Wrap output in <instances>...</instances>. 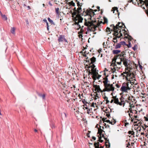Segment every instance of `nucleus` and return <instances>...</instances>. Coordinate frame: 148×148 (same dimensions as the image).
I'll list each match as a JSON object with an SVG mask.
<instances>
[{
  "label": "nucleus",
  "mask_w": 148,
  "mask_h": 148,
  "mask_svg": "<svg viewBox=\"0 0 148 148\" xmlns=\"http://www.w3.org/2000/svg\"><path fill=\"white\" fill-rule=\"evenodd\" d=\"M125 52V51H123L121 54L119 55L115 56L113 59H112L111 63V65L113 66H116V60L117 59H119L121 60V61H122L123 64L124 65L125 67V70H127L128 71L123 72V73L126 74L127 75H128L129 73V72L131 70H132V67L135 66L136 68L137 66L136 64L134 65V62H132L130 60H129L126 58V56Z\"/></svg>",
  "instance_id": "nucleus-1"
},
{
  "label": "nucleus",
  "mask_w": 148,
  "mask_h": 148,
  "mask_svg": "<svg viewBox=\"0 0 148 148\" xmlns=\"http://www.w3.org/2000/svg\"><path fill=\"white\" fill-rule=\"evenodd\" d=\"M83 11L82 13L77 14L76 15H72V20L75 22L74 24L75 25H77L79 26V28H81V26L79 24V23L82 22L83 20V18L81 17V16H86V15H88L90 17L88 19L90 18L91 20V15L92 14H94V13L92 11V9H90L89 8L88 9H87L86 11L85 9H83Z\"/></svg>",
  "instance_id": "nucleus-2"
},
{
  "label": "nucleus",
  "mask_w": 148,
  "mask_h": 148,
  "mask_svg": "<svg viewBox=\"0 0 148 148\" xmlns=\"http://www.w3.org/2000/svg\"><path fill=\"white\" fill-rule=\"evenodd\" d=\"M111 27H112V29L114 30L113 39H116V38H119L122 36V34L126 32V31L122 28L125 27L124 24L120 22H118L116 26L113 24H112L110 25Z\"/></svg>",
  "instance_id": "nucleus-3"
},
{
  "label": "nucleus",
  "mask_w": 148,
  "mask_h": 148,
  "mask_svg": "<svg viewBox=\"0 0 148 148\" xmlns=\"http://www.w3.org/2000/svg\"><path fill=\"white\" fill-rule=\"evenodd\" d=\"M89 19L91 21H87V20L85 19L84 25L88 27L89 30L94 32L97 29V27L98 28L100 26L101 24L99 23H96V21H93L92 19L91 20L90 18H89Z\"/></svg>",
  "instance_id": "nucleus-4"
},
{
  "label": "nucleus",
  "mask_w": 148,
  "mask_h": 148,
  "mask_svg": "<svg viewBox=\"0 0 148 148\" xmlns=\"http://www.w3.org/2000/svg\"><path fill=\"white\" fill-rule=\"evenodd\" d=\"M132 81L130 82H124L123 83L121 88V90L123 92H127V90H130L131 88L129 87V85H130V84L131 85H133V84H134V86H133V87H136L137 88H139V86L137 85V83L135 82V81H133V82H132Z\"/></svg>",
  "instance_id": "nucleus-5"
},
{
  "label": "nucleus",
  "mask_w": 148,
  "mask_h": 148,
  "mask_svg": "<svg viewBox=\"0 0 148 148\" xmlns=\"http://www.w3.org/2000/svg\"><path fill=\"white\" fill-rule=\"evenodd\" d=\"M104 81L103 82L104 84V88L103 89L104 92L110 91H114V87H113V84H110L108 83L109 81L108 78L105 77L103 78Z\"/></svg>",
  "instance_id": "nucleus-6"
},
{
  "label": "nucleus",
  "mask_w": 148,
  "mask_h": 148,
  "mask_svg": "<svg viewBox=\"0 0 148 148\" xmlns=\"http://www.w3.org/2000/svg\"><path fill=\"white\" fill-rule=\"evenodd\" d=\"M95 66L94 64H92L88 67L89 68L91 67V71L92 73V78L94 81L96 79H99L101 76V75H99L98 72L97 71L96 69L95 68Z\"/></svg>",
  "instance_id": "nucleus-7"
},
{
  "label": "nucleus",
  "mask_w": 148,
  "mask_h": 148,
  "mask_svg": "<svg viewBox=\"0 0 148 148\" xmlns=\"http://www.w3.org/2000/svg\"><path fill=\"white\" fill-rule=\"evenodd\" d=\"M112 99L110 102L111 103H112L113 102L114 103L119 105L120 106L123 105V107H124L125 105V102L124 101V99L123 97H121L120 99L119 100L120 102L119 101L118 98L116 96H113L112 97Z\"/></svg>",
  "instance_id": "nucleus-8"
},
{
  "label": "nucleus",
  "mask_w": 148,
  "mask_h": 148,
  "mask_svg": "<svg viewBox=\"0 0 148 148\" xmlns=\"http://www.w3.org/2000/svg\"><path fill=\"white\" fill-rule=\"evenodd\" d=\"M136 1L138 6H140L144 9H145L144 5L145 4L147 10H145V11L148 16V0H145L144 1L143 0H136Z\"/></svg>",
  "instance_id": "nucleus-9"
},
{
  "label": "nucleus",
  "mask_w": 148,
  "mask_h": 148,
  "mask_svg": "<svg viewBox=\"0 0 148 148\" xmlns=\"http://www.w3.org/2000/svg\"><path fill=\"white\" fill-rule=\"evenodd\" d=\"M76 2H77V6H78V8L76 10V8L75 7L73 9L74 12L72 14V15H76L77 14H79L82 13L81 12L82 11V8H81L82 5V3H80L79 1H78L77 0H75Z\"/></svg>",
  "instance_id": "nucleus-10"
},
{
  "label": "nucleus",
  "mask_w": 148,
  "mask_h": 148,
  "mask_svg": "<svg viewBox=\"0 0 148 148\" xmlns=\"http://www.w3.org/2000/svg\"><path fill=\"white\" fill-rule=\"evenodd\" d=\"M58 41L60 44L61 42H62L64 41L67 43L68 42L67 40L65 38V36L63 35H60L59 36L58 39Z\"/></svg>",
  "instance_id": "nucleus-11"
},
{
  "label": "nucleus",
  "mask_w": 148,
  "mask_h": 148,
  "mask_svg": "<svg viewBox=\"0 0 148 148\" xmlns=\"http://www.w3.org/2000/svg\"><path fill=\"white\" fill-rule=\"evenodd\" d=\"M122 62V61H121V60H120V62H116V63H117V64L119 66H116V68H120L121 67V62ZM112 66L113 67V68H111V70L112 71V72H114L116 70V69H115V66Z\"/></svg>",
  "instance_id": "nucleus-12"
},
{
  "label": "nucleus",
  "mask_w": 148,
  "mask_h": 148,
  "mask_svg": "<svg viewBox=\"0 0 148 148\" xmlns=\"http://www.w3.org/2000/svg\"><path fill=\"white\" fill-rule=\"evenodd\" d=\"M93 87L95 88V91H96V92H104L103 91V90H101L99 85H94L93 86Z\"/></svg>",
  "instance_id": "nucleus-13"
},
{
  "label": "nucleus",
  "mask_w": 148,
  "mask_h": 148,
  "mask_svg": "<svg viewBox=\"0 0 148 148\" xmlns=\"http://www.w3.org/2000/svg\"><path fill=\"white\" fill-rule=\"evenodd\" d=\"M101 137L104 138V139H105L106 140V142H105V144L106 146L107 147H108L107 143H108V144H109L108 147H110V144L109 141V140H107V138L105 137L104 135V134H102Z\"/></svg>",
  "instance_id": "nucleus-14"
},
{
  "label": "nucleus",
  "mask_w": 148,
  "mask_h": 148,
  "mask_svg": "<svg viewBox=\"0 0 148 148\" xmlns=\"http://www.w3.org/2000/svg\"><path fill=\"white\" fill-rule=\"evenodd\" d=\"M123 34H124V35L125 36V38H127L129 40V41H131L132 39L133 38L131 36L127 34L126 32L125 33H124Z\"/></svg>",
  "instance_id": "nucleus-15"
},
{
  "label": "nucleus",
  "mask_w": 148,
  "mask_h": 148,
  "mask_svg": "<svg viewBox=\"0 0 148 148\" xmlns=\"http://www.w3.org/2000/svg\"><path fill=\"white\" fill-rule=\"evenodd\" d=\"M134 117L135 118V120H137L139 122L138 123L137 125H138L139 124L140 125L142 124L143 122V121H142V120H138V119H137L136 118L138 117V116L136 115L134 116Z\"/></svg>",
  "instance_id": "nucleus-16"
},
{
  "label": "nucleus",
  "mask_w": 148,
  "mask_h": 148,
  "mask_svg": "<svg viewBox=\"0 0 148 148\" xmlns=\"http://www.w3.org/2000/svg\"><path fill=\"white\" fill-rule=\"evenodd\" d=\"M90 64H94L93 63L96 61V58L94 57H93L92 58L90 59Z\"/></svg>",
  "instance_id": "nucleus-17"
},
{
  "label": "nucleus",
  "mask_w": 148,
  "mask_h": 148,
  "mask_svg": "<svg viewBox=\"0 0 148 148\" xmlns=\"http://www.w3.org/2000/svg\"><path fill=\"white\" fill-rule=\"evenodd\" d=\"M103 132H105V131L103 130L102 129H101L100 128H98V134H99V136H101L102 133Z\"/></svg>",
  "instance_id": "nucleus-18"
},
{
  "label": "nucleus",
  "mask_w": 148,
  "mask_h": 148,
  "mask_svg": "<svg viewBox=\"0 0 148 148\" xmlns=\"http://www.w3.org/2000/svg\"><path fill=\"white\" fill-rule=\"evenodd\" d=\"M121 51L118 50H113L112 52L114 54H116V56L117 55H119L118 54L119 53H120ZM116 56V55L115 56Z\"/></svg>",
  "instance_id": "nucleus-19"
},
{
  "label": "nucleus",
  "mask_w": 148,
  "mask_h": 148,
  "mask_svg": "<svg viewBox=\"0 0 148 148\" xmlns=\"http://www.w3.org/2000/svg\"><path fill=\"white\" fill-rule=\"evenodd\" d=\"M112 11H113V13H114V11H116V12H117V13H118V15H119V11H118V8L117 7H113L112 8Z\"/></svg>",
  "instance_id": "nucleus-20"
},
{
  "label": "nucleus",
  "mask_w": 148,
  "mask_h": 148,
  "mask_svg": "<svg viewBox=\"0 0 148 148\" xmlns=\"http://www.w3.org/2000/svg\"><path fill=\"white\" fill-rule=\"evenodd\" d=\"M113 45L114 46H115V48L116 49H117L121 47V45L119 43L117 44L116 45H115V44L114 43V44H113Z\"/></svg>",
  "instance_id": "nucleus-21"
},
{
  "label": "nucleus",
  "mask_w": 148,
  "mask_h": 148,
  "mask_svg": "<svg viewBox=\"0 0 148 148\" xmlns=\"http://www.w3.org/2000/svg\"><path fill=\"white\" fill-rule=\"evenodd\" d=\"M0 13L3 19L4 20H7L8 18L5 15L3 14L1 12H0Z\"/></svg>",
  "instance_id": "nucleus-22"
},
{
  "label": "nucleus",
  "mask_w": 148,
  "mask_h": 148,
  "mask_svg": "<svg viewBox=\"0 0 148 148\" xmlns=\"http://www.w3.org/2000/svg\"><path fill=\"white\" fill-rule=\"evenodd\" d=\"M94 145L95 148H99V142H95Z\"/></svg>",
  "instance_id": "nucleus-23"
},
{
  "label": "nucleus",
  "mask_w": 148,
  "mask_h": 148,
  "mask_svg": "<svg viewBox=\"0 0 148 148\" xmlns=\"http://www.w3.org/2000/svg\"><path fill=\"white\" fill-rule=\"evenodd\" d=\"M144 126L141 125H140L142 127V128L143 129L142 130H144V131L145 130H146L147 128H148V126L145 125V123H144Z\"/></svg>",
  "instance_id": "nucleus-24"
},
{
  "label": "nucleus",
  "mask_w": 148,
  "mask_h": 148,
  "mask_svg": "<svg viewBox=\"0 0 148 148\" xmlns=\"http://www.w3.org/2000/svg\"><path fill=\"white\" fill-rule=\"evenodd\" d=\"M103 98L106 101V104H107L110 102L108 100V97L106 95L103 97Z\"/></svg>",
  "instance_id": "nucleus-25"
},
{
  "label": "nucleus",
  "mask_w": 148,
  "mask_h": 148,
  "mask_svg": "<svg viewBox=\"0 0 148 148\" xmlns=\"http://www.w3.org/2000/svg\"><path fill=\"white\" fill-rule=\"evenodd\" d=\"M38 95L39 96L41 97L43 99H45V94H42L40 93H38Z\"/></svg>",
  "instance_id": "nucleus-26"
},
{
  "label": "nucleus",
  "mask_w": 148,
  "mask_h": 148,
  "mask_svg": "<svg viewBox=\"0 0 148 148\" xmlns=\"http://www.w3.org/2000/svg\"><path fill=\"white\" fill-rule=\"evenodd\" d=\"M129 104V107H130L133 108L135 107V103L134 104L133 101L130 102Z\"/></svg>",
  "instance_id": "nucleus-27"
},
{
  "label": "nucleus",
  "mask_w": 148,
  "mask_h": 148,
  "mask_svg": "<svg viewBox=\"0 0 148 148\" xmlns=\"http://www.w3.org/2000/svg\"><path fill=\"white\" fill-rule=\"evenodd\" d=\"M48 21L52 25H55V23H54V22H53V21L51 20L50 18H48Z\"/></svg>",
  "instance_id": "nucleus-28"
},
{
  "label": "nucleus",
  "mask_w": 148,
  "mask_h": 148,
  "mask_svg": "<svg viewBox=\"0 0 148 148\" xmlns=\"http://www.w3.org/2000/svg\"><path fill=\"white\" fill-rule=\"evenodd\" d=\"M15 27H13L11 28L10 32L11 33L13 34H15Z\"/></svg>",
  "instance_id": "nucleus-29"
},
{
  "label": "nucleus",
  "mask_w": 148,
  "mask_h": 148,
  "mask_svg": "<svg viewBox=\"0 0 148 148\" xmlns=\"http://www.w3.org/2000/svg\"><path fill=\"white\" fill-rule=\"evenodd\" d=\"M140 132H139L138 131V130L136 131V136L137 137H138L139 138L140 137Z\"/></svg>",
  "instance_id": "nucleus-30"
},
{
  "label": "nucleus",
  "mask_w": 148,
  "mask_h": 148,
  "mask_svg": "<svg viewBox=\"0 0 148 148\" xmlns=\"http://www.w3.org/2000/svg\"><path fill=\"white\" fill-rule=\"evenodd\" d=\"M140 126V127H139L137 128V130H138V131L139 132H141L143 131H144V130H143V129L142 128V127H141L140 125H139Z\"/></svg>",
  "instance_id": "nucleus-31"
},
{
  "label": "nucleus",
  "mask_w": 148,
  "mask_h": 148,
  "mask_svg": "<svg viewBox=\"0 0 148 148\" xmlns=\"http://www.w3.org/2000/svg\"><path fill=\"white\" fill-rule=\"evenodd\" d=\"M116 120L114 119L112 120L110 122V124L112 125H114L116 123Z\"/></svg>",
  "instance_id": "nucleus-32"
},
{
  "label": "nucleus",
  "mask_w": 148,
  "mask_h": 148,
  "mask_svg": "<svg viewBox=\"0 0 148 148\" xmlns=\"http://www.w3.org/2000/svg\"><path fill=\"white\" fill-rule=\"evenodd\" d=\"M84 32V30L82 28H81L80 29V31H79L78 32V34H82Z\"/></svg>",
  "instance_id": "nucleus-33"
},
{
  "label": "nucleus",
  "mask_w": 148,
  "mask_h": 148,
  "mask_svg": "<svg viewBox=\"0 0 148 148\" xmlns=\"http://www.w3.org/2000/svg\"><path fill=\"white\" fill-rule=\"evenodd\" d=\"M69 4L73 6H75V3L73 2V1H72L71 2H69Z\"/></svg>",
  "instance_id": "nucleus-34"
},
{
  "label": "nucleus",
  "mask_w": 148,
  "mask_h": 148,
  "mask_svg": "<svg viewBox=\"0 0 148 148\" xmlns=\"http://www.w3.org/2000/svg\"><path fill=\"white\" fill-rule=\"evenodd\" d=\"M98 137H99V140H98V141H99V142H100L101 143H102L103 142V140H101V138H102V137L101 136H98Z\"/></svg>",
  "instance_id": "nucleus-35"
},
{
  "label": "nucleus",
  "mask_w": 148,
  "mask_h": 148,
  "mask_svg": "<svg viewBox=\"0 0 148 148\" xmlns=\"http://www.w3.org/2000/svg\"><path fill=\"white\" fill-rule=\"evenodd\" d=\"M128 133L129 134H131L132 135H134V132L133 131H129V132H128Z\"/></svg>",
  "instance_id": "nucleus-36"
},
{
  "label": "nucleus",
  "mask_w": 148,
  "mask_h": 148,
  "mask_svg": "<svg viewBox=\"0 0 148 148\" xmlns=\"http://www.w3.org/2000/svg\"><path fill=\"white\" fill-rule=\"evenodd\" d=\"M59 8H57L55 9L56 13L58 15L59 14Z\"/></svg>",
  "instance_id": "nucleus-37"
},
{
  "label": "nucleus",
  "mask_w": 148,
  "mask_h": 148,
  "mask_svg": "<svg viewBox=\"0 0 148 148\" xmlns=\"http://www.w3.org/2000/svg\"><path fill=\"white\" fill-rule=\"evenodd\" d=\"M120 43L121 46V45H126L125 42L124 41L121 42H120Z\"/></svg>",
  "instance_id": "nucleus-38"
},
{
  "label": "nucleus",
  "mask_w": 148,
  "mask_h": 148,
  "mask_svg": "<svg viewBox=\"0 0 148 148\" xmlns=\"http://www.w3.org/2000/svg\"><path fill=\"white\" fill-rule=\"evenodd\" d=\"M112 30V28L110 29V28L108 27H107L106 28V31L107 32L108 31L110 32V31H114L113 30Z\"/></svg>",
  "instance_id": "nucleus-39"
},
{
  "label": "nucleus",
  "mask_w": 148,
  "mask_h": 148,
  "mask_svg": "<svg viewBox=\"0 0 148 148\" xmlns=\"http://www.w3.org/2000/svg\"><path fill=\"white\" fill-rule=\"evenodd\" d=\"M132 108L130 107V108H129V110H128V111H127V112H128V113L129 112V111H130V112L131 113H133L132 110Z\"/></svg>",
  "instance_id": "nucleus-40"
},
{
  "label": "nucleus",
  "mask_w": 148,
  "mask_h": 148,
  "mask_svg": "<svg viewBox=\"0 0 148 148\" xmlns=\"http://www.w3.org/2000/svg\"><path fill=\"white\" fill-rule=\"evenodd\" d=\"M79 34L78 37L79 38H81L82 39H83V38H82V37H83V36L82 35V34Z\"/></svg>",
  "instance_id": "nucleus-41"
},
{
  "label": "nucleus",
  "mask_w": 148,
  "mask_h": 148,
  "mask_svg": "<svg viewBox=\"0 0 148 148\" xmlns=\"http://www.w3.org/2000/svg\"><path fill=\"white\" fill-rule=\"evenodd\" d=\"M124 121L125 122V126H126L127 125H128L129 124V123H127L126 122L127 121L126 120H125Z\"/></svg>",
  "instance_id": "nucleus-42"
},
{
  "label": "nucleus",
  "mask_w": 148,
  "mask_h": 148,
  "mask_svg": "<svg viewBox=\"0 0 148 148\" xmlns=\"http://www.w3.org/2000/svg\"><path fill=\"white\" fill-rule=\"evenodd\" d=\"M128 99H129L128 100H125V101H124L125 102H125H127V103H129V101L130 100L129 98H130V97L129 96V97H128Z\"/></svg>",
  "instance_id": "nucleus-43"
},
{
  "label": "nucleus",
  "mask_w": 148,
  "mask_h": 148,
  "mask_svg": "<svg viewBox=\"0 0 148 148\" xmlns=\"http://www.w3.org/2000/svg\"><path fill=\"white\" fill-rule=\"evenodd\" d=\"M107 119V118H103L102 119V120L103 121V122L104 123V122H106V119Z\"/></svg>",
  "instance_id": "nucleus-44"
},
{
  "label": "nucleus",
  "mask_w": 148,
  "mask_h": 148,
  "mask_svg": "<svg viewBox=\"0 0 148 148\" xmlns=\"http://www.w3.org/2000/svg\"><path fill=\"white\" fill-rule=\"evenodd\" d=\"M132 48L134 51H136V45H134V46Z\"/></svg>",
  "instance_id": "nucleus-45"
},
{
  "label": "nucleus",
  "mask_w": 148,
  "mask_h": 148,
  "mask_svg": "<svg viewBox=\"0 0 148 148\" xmlns=\"http://www.w3.org/2000/svg\"><path fill=\"white\" fill-rule=\"evenodd\" d=\"M129 43L128 44V45H127V46H128V47L129 48V47H131V43L130 42V41H129Z\"/></svg>",
  "instance_id": "nucleus-46"
},
{
  "label": "nucleus",
  "mask_w": 148,
  "mask_h": 148,
  "mask_svg": "<svg viewBox=\"0 0 148 148\" xmlns=\"http://www.w3.org/2000/svg\"><path fill=\"white\" fill-rule=\"evenodd\" d=\"M87 113L88 114H89L90 112V110L89 108H88V110H87Z\"/></svg>",
  "instance_id": "nucleus-47"
},
{
  "label": "nucleus",
  "mask_w": 148,
  "mask_h": 148,
  "mask_svg": "<svg viewBox=\"0 0 148 148\" xmlns=\"http://www.w3.org/2000/svg\"><path fill=\"white\" fill-rule=\"evenodd\" d=\"M144 119H145V121H148V118L147 117H144Z\"/></svg>",
  "instance_id": "nucleus-48"
},
{
  "label": "nucleus",
  "mask_w": 148,
  "mask_h": 148,
  "mask_svg": "<svg viewBox=\"0 0 148 148\" xmlns=\"http://www.w3.org/2000/svg\"><path fill=\"white\" fill-rule=\"evenodd\" d=\"M116 86L117 88H119L120 87V86L118 84H116Z\"/></svg>",
  "instance_id": "nucleus-49"
},
{
  "label": "nucleus",
  "mask_w": 148,
  "mask_h": 148,
  "mask_svg": "<svg viewBox=\"0 0 148 148\" xmlns=\"http://www.w3.org/2000/svg\"><path fill=\"white\" fill-rule=\"evenodd\" d=\"M106 116L108 117L109 118H110V115L109 114H106Z\"/></svg>",
  "instance_id": "nucleus-50"
},
{
  "label": "nucleus",
  "mask_w": 148,
  "mask_h": 148,
  "mask_svg": "<svg viewBox=\"0 0 148 148\" xmlns=\"http://www.w3.org/2000/svg\"><path fill=\"white\" fill-rule=\"evenodd\" d=\"M86 61L87 62H88L89 63L90 62V60H89V59H88V57H87L86 58Z\"/></svg>",
  "instance_id": "nucleus-51"
},
{
  "label": "nucleus",
  "mask_w": 148,
  "mask_h": 148,
  "mask_svg": "<svg viewBox=\"0 0 148 148\" xmlns=\"http://www.w3.org/2000/svg\"><path fill=\"white\" fill-rule=\"evenodd\" d=\"M88 72V75H90V74H91V75H92V72H91V71H90V70H89Z\"/></svg>",
  "instance_id": "nucleus-52"
},
{
  "label": "nucleus",
  "mask_w": 148,
  "mask_h": 148,
  "mask_svg": "<svg viewBox=\"0 0 148 148\" xmlns=\"http://www.w3.org/2000/svg\"><path fill=\"white\" fill-rule=\"evenodd\" d=\"M84 106H86V107H84L83 108L84 109V108H85L86 109L88 110V108L87 107V106L86 105V104H85V105Z\"/></svg>",
  "instance_id": "nucleus-53"
},
{
  "label": "nucleus",
  "mask_w": 148,
  "mask_h": 148,
  "mask_svg": "<svg viewBox=\"0 0 148 148\" xmlns=\"http://www.w3.org/2000/svg\"><path fill=\"white\" fill-rule=\"evenodd\" d=\"M140 136L141 135H143L144 134V132H142L140 133Z\"/></svg>",
  "instance_id": "nucleus-54"
},
{
  "label": "nucleus",
  "mask_w": 148,
  "mask_h": 148,
  "mask_svg": "<svg viewBox=\"0 0 148 148\" xmlns=\"http://www.w3.org/2000/svg\"><path fill=\"white\" fill-rule=\"evenodd\" d=\"M130 118L131 119V122H134V118H132V117H131Z\"/></svg>",
  "instance_id": "nucleus-55"
},
{
  "label": "nucleus",
  "mask_w": 148,
  "mask_h": 148,
  "mask_svg": "<svg viewBox=\"0 0 148 148\" xmlns=\"http://www.w3.org/2000/svg\"><path fill=\"white\" fill-rule=\"evenodd\" d=\"M110 121L109 120H106V122H107L108 123H109L110 124Z\"/></svg>",
  "instance_id": "nucleus-56"
},
{
  "label": "nucleus",
  "mask_w": 148,
  "mask_h": 148,
  "mask_svg": "<svg viewBox=\"0 0 148 148\" xmlns=\"http://www.w3.org/2000/svg\"><path fill=\"white\" fill-rule=\"evenodd\" d=\"M95 93H96V95H95V97H98V98H99V96H98V94H97V93H96V92H95Z\"/></svg>",
  "instance_id": "nucleus-57"
},
{
  "label": "nucleus",
  "mask_w": 148,
  "mask_h": 148,
  "mask_svg": "<svg viewBox=\"0 0 148 148\" xmlns=\"http://www.w3.org/2000/svg\"><path fill=\"white\" fill-rule=\"evenodd\" d=\"M91 106L92 107H95V104L94 103L92 104Z\"/></svg>",
  "instance_id": "nucleus-58"
},
{
  "label": "nucleus",
  "mask_w": 148,
  "mask_h": 148,
  "mask_svg": "<svg viewBox=\"0 0 148 148\" xmlns=\"http://www.w3.org/2000/svg\"><path fill=\"white\" fill-rule=\"evenodd\" d=\"M43 21L46 22V23H47V20L46 19H44L43 20Z\"/></svg>",
  "instance_id": "nucleus-59"
},
{
  "label": "nucleus",
  "mask_w": 148,
  "mask_h": 148,
  "mask_svg": "<svg viewBox=\"0 0 148 148\" xmlns=\"http://www.w3.org/2000/svg\"><path fill=\"white\" fill-rule=\"evenodd\" d=\"M135 120L134 121V123H136V125H137V121H135Z\"/></svg>",
  "instance_id": "nucleus-60"
},
{
  "label": "nucleus",
  "mask_w": 148,
  "mask_h": 148,
  "mask_svg": "<svg viewBox=\"0 0 148 148\" xmlns=\"http://www.w3.org/2000/svg\"><path fill=\"white\" fill-rule=\"evenodd\" d=\"M101 50H102L101 49H99L98 50V52L100 53V52L101 51Z\"/></svg>",
  "instance_id": "nucleus-61"
},
{
  "label": "nucleus",
  "mask_w": 148,
  "mask_h": 148,
  "mask_svg": "<svg viewBox=\"0 0 148 148\" xmlns=\"http://www.w3.org/2000/svg\"><path fill=\"white\" fill-rule=\"evenodd\" d=\"M129 114V116L130 117V118L131 117V116H132V114H130V113H129V114Z\"/></svg>",
  "instance_id": "nucleus-62"
},
{
  "label": "nucleus",
  "mask_w": 148,
  "mask_h": 148,
  "mask_svg": "<svg viewBox=\"0 0 148 148\" xmlns=\"http://www.w3.org/2000/svg\"><path fill=\"white\" fill-rule=\"evenodd\" d=\"M92 139H93L94 140H95L96 139V138H95V137H94V136H93V137H92Z\"/></svg>",
  "instance_id": "nucleus-63"
},
{
  "label": "nucleus",
  "mask_w": 148,
  "mask_h": 148,
  "mask_svg": "<svg viewBox=\"0 0 148 148\" xmlns=\"http://www.w3.org/2000/svg\"><path fill=\"white\" fill-rule=\"evenodd\" d=\"M86 135H87V136H88V137H90V135H89V133H87Z\"/></svg>",
  "instance_id": "nucleus-64"
}]
</instances>
